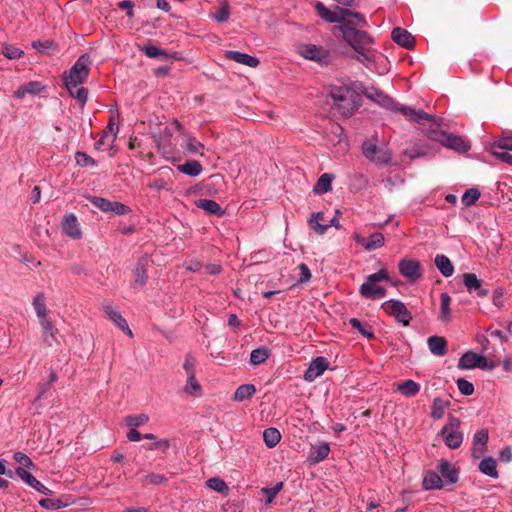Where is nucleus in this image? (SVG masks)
Wrapping results in <instances>:
<instances>
[{
    "instance_id": "4be33fe9",
    "label": "nucleus",
    "mask_w": 512,
    "mask_h": 512,
    "mask_svg": "<svg viewBox=\"0 0 512 512\" xmlns=\"http://www.w3.org/2000/svg\"><path fill=\"white\" fill-rule=\"evenodd\" d=\"M225 58L249 66L251 68H256L260 63L257 57L239 51H226Z\"/></svg>"
},
{
    "instance_id": "680f3d73",
    "label": "nucleus",
    "mask_w": 512,
    "mask_h": 512,
    "mask_svg": "<svg viewBox=\"0 0 512 512\" xmlns=\"http://www.w3.org/2000/svg\"><path fill=\"white\" fill-rule=\"evenodd\" d=\"M457 387L459 391L465 396H470L474 393L473 384L464 378H460L457 380Z\"/></svg>"
},
{
    "instance_id": "774afa93",
    "label": "nucleus",
    "mask_w": 512,
    "mask_h": 512,
    "mask_svg": "<svg viewBox=\"0 0 512 512\" xmlns=\"http://www.w3.org/2000/svg\"><path fill=\"white\" fill-rule=\"evenodd\" d=\"M204 145L199 142L195 137H188L187 139V150L191 153H198L200 149H203Z\"/></svg>"
},
{
    "instance_id": "13d9d810",
    "label": "nucleus",
    "mask_w": 512,
    "mask_h": 512,
    "mask_svg": "<svg viewBox=\"0 0 512 512\" xmlns=\"http://www.w3.org/2000/svg\"><path fill=\"white\" fill-rule=\"evenodd\" d=\"M40 324L43 328V333L46 338L51 337L52 340L56 341L55 329L52 321L46 317L40 318Z\"/></svg>"
},
{
    "instance_id": "0e129e2a",
    "label": "nucleus",
    "mask_w": 512,
    "mask_h": 512,
    "mask_svg": "<svg viewBox=\"0 0 512 512\" xmlns=\"http://www.w3.org/2000/svg\"><path fill=\"white\" fill-rule=\"evenodd\" d=\"M111 210L116 215H126L131 212V208L121 202L112 201Z\"/></svg>"
},
{
    "instance_id": "393cba45",
    "label": "nucleus",
    "mask_w": 512,
    "mask_h": 512,
    "mask_svg": "<svg viewBox=\"0 0 512 512\" xmlns=\"http://www.w3.org/2000/svg\"><path fill=\"white\" fill-rule=\"evenodd\" d=\"M330 452V446L327 442H319L315 446H312L309 453V460L311 463H319L326 459Z\"/></svg>"
},
{
    "instance_id": "f3484780",
    "label": "nucleus",
    "mask_w": 512,
    "mask_h": 512,
    "mask_svg": "<svg viewBox=\"0 0 512 512\" xmlns=\"http://www.w3.org/2000/svg\"><path fill=\"white\" fill-rule=\"evenodd\" d=\"M61 227L63 233L72 239H80L82 237V231L79 228L77 217L73 213L64 215L61 221Z\"/></svg>"
},
{
    "instance_id": "de8ad7c7",
    "label": "nucleus",
    "mask_w": 512,
    "mask_h": 512,
    "mask_svg": "<svg viewBox=\"0 0 512 512\" xmlns=\"http://www.w3.org/2000/svg\"><path fill=\"white\" fill-rule=\"evenodd\" d=\"M481 193L478 188L466 190L462 196V203L465 207H470L480 198Z\"/></svg>"
},
{
    "instance_id": "473e14b6",
    "label": "nucleus",
    "mask_w": 512,
    "mask_h": 512,
    "mask_svg": "<svg viewBox=\"0 0 512 512\" xmlns=\"http://www.w3.org/2000/svg\"><path fill=\"white\" fill-rule=\"evenodd\" d=\"M450 405L449 400H443L440 397H436L433 399L431 406L430 416L434 420H439L443 418L445 409Z\"/></svg>"
},
{
    "instance_id": "20e7f679",
    "label": "nucleus",
    "mask_w": 512,
    "mask_h": 512,
    "mask_svg": "<svg viewBox=\"0 0 512 512\" xmlns=\"http://www.w3.org/2000/svg\"><path fill=\"white\" fill-rule=\"evenodd\" d=\"M314 9L317 15L327 23H341L342 25L348 20V17L359 18L362 24L365 23V17L359 13L347 9L344 7H340L335 5L333 10L327 8L322 2L317 1L314 5Z\"/></svg>"
},
{
    "instance_id": "9d476101",
    "label": "nucleus",
    "mask_w": 512,
    "mask_h": 512,
    "mask_svg": "<svg viewBox=\"0 0 512 512\" xmlns=\"http://www.w3.org/2000/svg\"><path fill=\"white\" fill-rule=\"evenodd\" d=\"M382 308L388 315L393 316L396 321L403 326H408L412 320L411 312L407 309L405 304L399 300H388L382 304Z\"/></svg>"
},
{
    "instance_id": "2eb2a0df",
    "label": "nucleus",
    "mask_w": 512,
    "mask_h": 512,
    "mask_svg": "<svg viewBox=\"0 0 512 512\" xmlns=\"http://www.w3.org/2000/svg\"><path fill=\"white\" fill-rule=\"evenodd\" d=\"M151 260L148 256H142L138 259L133 270L134 283L138 287H144L148 281V268L150 267Z\"/></svg>"
},
{
    "instance_id": "6e6d98bb",
    "label": "nucleus",
    "mask_w": 512,
    "mask_h": 512,
    "mask_svg": "<svg viewBox=\"0 0 512 512\" xmlns=\"http://www.w3.org/2000/svg\"><path fill=\"white\" fill-rule=\"evenodd\" d=\"M75 160H76V164L81 167H86L88 165H90V166L97 165V161L95 159H93L87 153L82 152V151H77L75 153Z\"/></svg>"
},
{
    "instance_id": "e433bc0d",
    "label": "nucleus",
    "mask_w": 512,
    "mask_h": 512,
    "mask_svg": "<svg viewBox=\"0 0 512 512\" xmlns=\"http://www.w3.org/2000/svg\"><path fill=\"white\" fill-rule=\"evenodd\" d=\"M178 170L189 176H197L202 171V165L197 160H189L178 165Z\"/></svg>"
},
{
    "instance_id": "0eeeda50",
    "label": "nucleus",
    "mask_w": 512,
    "mask_h": 512,
    "mask_svg": "<svg viewBox=\"0 0 512 512\" xmlns=\"http://www.w3.org/2000/svg\"><path fill=\"white\" fill-rule=\"evenodd\" d=\"M460 424L461 422L457 417L449 415L447 423L441 429L440 435L443 437L446 446L450 449L459 448L463 442Z\"/></svg>"
},
{
    "instance_id": "4c0bfd02",
    "label": "nucleus",
    "mask_w": 512,
    "mask_h": 512,
    "mask_svg": "<svg viewBox=\"0 0 512 512\" xmlns=\"http://www.w3.org/2000/svg\"><path fill=\"white\" fill-rule=\"evenodd\" d=\"M264 443L268 448H274L281 440V434L276 428H267L263 432Z\"/></svg>"
},
{
    "instance_id": "423d86ee",
    "label": "nucleus",
    "mask_w": 512,
    "mask_h": 512,
    "mask_svg": "<svg viewBox=\"0 0 512 512\" xmlns=\"http://www.w3.org/2000/svg\"><path fill=\"white\" fill-rule=\"evenodd\" d=\"M352 24L353 23L350 22L339 26L343 38L349 46L355 51H362L364 47L373 44V38L366 31L352 27Z\"/></svg>"
},
{
    "instance_id": "49530a36",
    "label": "nucleus",
    "mask_w": 512,
    "mask_h": 512,
    "mask_svg": "<svg viewBox=\"0 0 512 512\" xmlns=\"http://www.w3.org/2000/svg\"><path fill=\"white\" fill-rule=\"evenodd\" d=\"M2 54L7 59L13 60V59L22 58L24 56V51L14 45L3 43L2 44Z\"/></svg>"
},
{
    "instance_id": "aec40b11",
    "label": "nucleus",
    "mask_w": 512,
    "mask_h": 512,
    "mask_svg": "<svg viewBox=\"0 0 512 512\" xmlns=\"http://www.w3.org/2000/svg\"><path fill=\"white\" fill-rule=\"evenodd\" d=\"M435 154L433 147L429 144L415 143L411 148L404 150L403 155L410 160L421 157L432 156Z\"/></svg>"
},
{
    "instance_id": "f03ea898",
    "label": "nucleus",
    "mask_w": 512,
    "mask_h": 512,
    "mask_svg": "<svg viewBox=\"0 0 512 512\" xmlns=\"http://www.w3.org/2000/svg\"><path fill=\"white\" fill-rule=\"evenodd\" d=\"M421 126L422 133L428 139L436 141L449 149L459 153H466L471 148L469 141L463 137L440 130L441 121H438L435 116L434 120H424V125Z\"/></svg>"
},
{
    "instance_id": "9b49d317",
    "label": "nucleus",
    "mask_w": 512,
    "mask_h": 512,
    "mask_svg": "<svg viewBox=\"0 0 512 512\" xmlns=\"http://www.w3.org/2000/svg\"><path fill=\"white\" fill-rule=\"evenodd\" d=\"M398 270L410 283H415L422 278V269L419 260L402 259L398 263Z\"/></svg>"
},
{
    "instance_id": "37998d69",
    "label": "nucleus",
    "mask_w": 512,
    "mask_h": 512,
    "mask_svg": "<svg viewBox=\"0 0 512 512\" xmlns=\"http://www.w3.org/2000/svg\"><path fill=\"white\" fill-rule=\"evenodd\" d=\"M206 485L218 492V493H221L223 495H227L229 493V487L228 485L226 484V482L219 478V477H212V478H209L207 481H206Z\"/></svg>"
},
{
    "instance_id": "a18cd8bd",
    "label": "nucleus",
    "mask_w": 512,
    "mask_h": 512,
    "mask_svg": "<svg viewBox=\"0 0 512 512\" xmlns=\"http://www.w3.org/2000/svg\"><path fill=\"white\" fill-rule=\"evenodd\" d=\"M33 307L39 319L47 316L45 295L43 292H39L36 294V296L33 299Z\"/></svg>"
},
{
    "instance_id": "72a5a7b5",
    "label": "nucleus",
    "mask_w": 512,
    "mask_h": 512,
    "mask_svg": "<svg viewBox=\"0 0 512 512\" xmlns=\"http://www.w3.org/2000/svg\"><path fill=\"white\" fill-rule=\"evenodd\" d=\"M256 393V387L253 384H242L240 385L233 396V399L238 402H242L247 399H251Z\"/></svg>"
},
{
    "instance_id": "c85d7f7f",
    "label": "nucleus",
    "mask_w": 512,
    "mask_h": 512,
    "mask_svg": "<svg viewBox=\"0 0 512 512\" xmlns=\"http://www.w3.org/2000/svg\"><path fill=\"white\" fill-rule=\"evenodd\" d=\"M197 207L203 209L205 212L211 215L221 217L225 211L222 209L219 203L212 199H200L197 202Z\"/></svg>"
},
{
    "instance_id": "c9c22d12",
    "label": "nucleus",
    "mask_w": 512,
    "mask_h": 512,
    "mask_svg": "<svg viewBox=\"0 0 512 512\" xmlns=\"http://www.w3.org/2000/svg\"><path fill=\"white\" fill-rule=\"evenodd\" d=\"M397 390L405 397H413L420 391V385L408 379L398 384Z\"/></svg>"
},
{
    "instance_id": "8fccbe9b",
    "label": "nucleus",
    "mask_w": 512,
    "mask_h": 512,
    "mask_svg": "<svg viewBox=\"0 0 512 512\" xmlns=\"http://www.w3.org/2000/svg\"><path fill=\"white\" fill-rule=\"evenodd\" d=\"M70 96L75 98L81 107H84L88 99V90L83 87L76 86V88L67 89Z\"/></svg>"
},
{
    "instance_id": "a19ab883",
    "label": "nucleus",
    "mask_w": 512,
    "mask_h": 512,
    "mask_svg": "<svg viewBox=\"0 0 512 512\" xmlns=\"http://www.w3.org/2000/svg\"><path fill=\"white\" fill-rule=\"evenodd\" d=\"M349 324L356 330L359 331L361 335L366 337L367 339L371 340L375 338V334L372 330V327L370 325L362 324L361 321L357 318H351L349 320Z\"/></svg>"
},
{
    "instance_id": "bb28decb",
    "label": "nucleus",
    "mask_w": 512,
    "mask_h": 512,
    "mask_svg": "<svg viewBox=\"0 0 512 512\" xmlns=\"http://www.w3.org/2000/svg\"><path fill=\"white\" fill-rule=\"evenodd\" d=\"M429 350L437 356H444L447 353V341L441 336H430L427 341Z\"/></svg>"
},
{
    "instance_id": "a211bd4d",
    "label": "nucleus",
    "mask_w": 512,
    "mask_h": 512,
    "mask_svg": "<svg viewBox=\"0 0 512 512\" xmlns=\"http://www.w3.org/2000/svg\"><path fill=\"white\" fill-rule=\"evenodd\" d=\"M16 474L29 486L34 488L41 494L51 495L52 491L43 485L40 481H38L30 472L25 470L23 467L16 468Z\"/></svg>"
},
{
    "instance_id": "4468645a",
    "label": "nucleus",
    "mask_w": 512,
    "mask_h": 512,
    "mask_svg": "<svg viewBox=\"0 0 512 512\" xmlns=\"http://www.w3.org/2000/svg\"><path fill=\"white\" fill-rule=\"evenodd\" d=\"M329 368L328 360L323 356L313 359L304 373V380L313 382L317 377L321 376Z\"/></svg>"
},
{
    "instance_id": "338daca9",
    "label": "nucleus",
    "mask_w": 512,
    "mask_h": 512,
    "mask_svg": "<svg viewBox=\"0 0 512 512\" xmlns=\"http://www.w3.org/2000/svg\"><path fill=\"white\" fill-rule=\"evenodd\" d=\"M298 269L300 270V277L297 280L298 283H306L310 281L312 275L308 268V266L305 263H300L298 265Z\"/></svg>"
},
{
    "instance_id": "09e8293b",
    "label": "nucleus",
    "mask_w": 512,
    "mask_h": 512,
    "mask_svg": "<svg viewBox=\"0 0 512 512\" xmlns=\"http://www.w3.org/2000/svg\"><path fill=\"white\" fill-rule=\"evenodd\" d=\"M144 53L149 58H158L161 60H166L169 57L168 53L165 50H162L152 44L145 46Z\"/></svg>"
},
{
    "instance_id": "4d7b16f0",
    "label": "nucleus",
    "mask_w": 512,
    "mask_h": 512,
    "mask_svg": "<svg viewBox=\"0 0 512 512\" xmlns=\"http://www.w3.org/2000/svg\"><path fill=\"white\" fill-rule=\"evenodd\" d=\"M39 505L45 509L57 510L65 507L67 504L63 503L60 499L44 498L39 501Z\"/></svg>"
},
{
    "instance_id": "cd10ccee",
    "label": "nucleus",
    "mask_w": 512,
    "mask_h": 512,
    "mask_svg": "<svg viewBox=\"0 0 512 512\" xmlns=\"http://www.w3.org/2000/svg\"><path fill=\"white\" fill-rule=\"evenodd\" d=\"M422 485L425 490L441 489L443 487V479L436 471L428 470L424 475Z\"/></svg>"
},
{
    "instance_id": "f257e3e1",
    "label": "nucleus",
    "mask_w": 512,
    "mask_h": 512,
    "mask_svg": "<svg viewBox=\"0 0 512 512\" xmlns=\"http://www.w3.org/2000/svg\"><path fill=\"white\" fill-rule=\"evenodd\" d=\"M359 89L361 94H364L368 99L376 102L386 109L402 114L408 120L419 125H424V120H434V115L428 114L421 109L416 110L410 106L400 105L378 88H367L361 84Z\"/></svg>"
},
{
    "instance_id": "58836bf2",
    "label": "nucleus",
    "mask_w": 512,
    "mask_h": 512,
    "mask_svg": "<svg viewBox=\"0 0 512 512\" xmlns=\"http://www.w3.org/2000/svg\"><path fill=\"white\" fill-rule=\"evenodd\" d=\"M440 301H441V312H440L439 319L443 322H449L451 319V310H450L451 297L446 292L441 293Z\"/></svg>"
},
{
    "instance_id": "39448f33",
    "label": "nucleus",
    "mask_w": 512,
    "mask_h": 512,
    "mask_svg": "<svg viewBox=\"0 0 512 512\" xmlns=\"http://www.w3.org/2000/svg\"><path fill=\"white\" fill-rule=\"evenodd\" d=\"M91 59L88 54H82L74 65L63 74L64 84L67 89L76 88L88 79Z\"/></svg>"
},
{
    "instance_id": "3c124183",
    "label": "nucleus",
    "mask_w": 512,
    "mask_h": 512,
    "mask_svg": "<svg viewBox=\"0 0 512 512\" xmlns=\"http://www.w3.org/2000/svg\"><path fill=\"white\" fill-rule=\"evenodd\" d=\"M283 485V482H278L273 487H263L261 489V492L266 495V504H271L274 501L276 495L282 490Z\"/></svg>"
},
{
    "instance_id": "69168bd1",
    "label": "nucleus",
    "mask_w": 512,
    "mask_h": 512,
    "mask_svg": "<svg viewBox=\"0 0 512 512\" xmlns=\"http://www.w3.org/2000/svg\"><path fill=\"white\" fill-rule=\"evenodd\" d=\"M383 280H388V272L386 269H381L377 273L369 275L366 283L375 284Z\"/></svg>"
},
{
    "instance_id": "412c9836",
    "label": "nucleus",
    "mask_w": 512,
    "mask_h": 512,
    "mask_svg": "<svg viewBox=\"0 0 512 512\" xmlns=\"http://www.w3.org/2000/svg\"><path fill=\"white\" fill-rule=\"evenodd\" d=\"M438 470L441 474L443 482L455 484L459 479V470L453 467L447 460L442 459L439 462Z\"/></svg>"
},
{
    "instance_id": "ddd939ff",
    "label": "nucleus",
    "mask_w": 512,
    "mask_h": 512,
    "mask_svg": "<svg viewBox=\"0 0 512 512\" xmlns=\"http://www.w3.org/2000/svg\"><path fill=\"white\" fill-rule=\"evenodd\" d=\"M458 367L460 369H486L492 368L493 365H488V361L483 355L468 351L459 359Z\"/></svg>"
},
{
    "instance_id": "a878e982",
    "label": "nucleus",
    "mask_w": 512,
    "mask_h": 512,
    "mask_svg": "<svg viewBox=\"0 0 512 512\" xmlns=\"http://www.w3.org/2000/svg\"><path fill=\"white\" fill-rule=\"evenodd\" d=\"M360 294L367 299L382 298L386 295V289L371 283H363L360 287Z\"/></svg>"
},
{
    "instance_id": "ea45409f",
    "label": "nucleus",
    "mask_w": 512,
    "mask_h": 512,
    "mask_svg": "<svg viewBox=\"0 0 512 512\" xmlns=\"http://www.w3.org/2000/svg\"><path fill=\"white\" fill-rule=\"evenodd\" d=\"M492 147L506 150L505 152L512 151V132L503 131L502 135L493 142Z\"/></svg>"
},
{
    "instance_id": "6e6552de",
    "label": "nucleus",
    "mask_w": 512,
    "mask_h": 512,
    "mask_svg": "<svg viewBox=\"0 0 512 512\" xmlns=\"http://www.w3.org/2000/svg\"><path fill=\"white\" fill-rule=\"evenodd\" d=\"M299 54L305 59L314 61L322 66H327L330 63V50L311 43L302 44L299 46Z\"/></svg>"
},
{
    "instance_id": "f704fd0d",
    "label": "nucleus",
    "mask_w": 512,
    "mask_h": 512,
    "mask_svg": "<svg viewBox=\"0 0 512 512\" xmlns=\"http://www.w3.org/2000/svg\"><path fill=\"white\" fill-rule=\"evenodd\" d=\"M479 470L492 478H498L497 463L493 457L484 458L479 463Z\"/></svg>"
},
{
    "instance_id": "052dcab7",
    "label": "nucleus",
    "mask_w": 512,
    "mask_h": 512,
    "mask_svg": "<svg viewBox=\"0 0 512 512\" xmlns=\"http://www.w3.org/2000/svg\"><path fill=\"white\" fill-rule=\"evenodd\" d=\"M32 47L34 49H36L37 51L41 52V53H45L47 52L48 49H55L56 48V44L54 41L52 40H45V41H42V40H35L32 42Z\"/></svg>"
},
{
    "instance_id": "f8f14e48",
    "label": "nucleus",
    "mask_w": 512,
    "mask_h": 512,
    "mask_svg": "<svg viewBox=\"0 0 512 512\" xmlns=\"http://www.w3.org/2000/svg\"><path fill=\"white\" fill-rule=\"evenodd\" d=\"M362 152L368 160L377 164H390L392 159L388 150L379 149L376 144L368 141L363 143Z\"/></svg>"
},
{
    "instance_id": "b1692460",
    "label": "nucleus",
    "mask_w": 512,
    "mask_h": 512,
    "mask_svg": "<svg viewBox=\"0 0 512 512\" xmlns=\"http://www.w3.org/2000/svg\"><path fill=\"white\" fill-rule=\"evenodd\" d=\"M104 312L106 315L112 320L122 331L126 332L130 337H132V331L128 326L127 321L125 318L111 305H105L104 306Z\"/></svg>"
},
{
    "instance_id": "2f4dec72",
    "label": "nucleus",
    "mask_w": 512,
    "mask_h": 512,
    "mask_svg": "<svg viewBox=\"0 0 512 512\" xmlns=\"http://www.w3.org/2000/svg\"><path fill=\"white\" fill-rule=\"evenodd\" d=\"M324 220L323 212L312 213L308 219L309 227L319 235H323L327 232L329 225L321 224L320 221Z\"/></svg>"
},
{
    "instance_id": "dca6fc26",
    "label": "nucleus",
    "mask_w": 512,
    "mask_h": 512,
    "mask_svg": "<svg viewBox=\"0 0 512 512\" xmlns=\"http://www.w3.org/2000/svg\"><path fill=\"white\" fill-rule=\"evenodd\" d=\"M463 283L469 293H474L478 297H485L488 295V289L483 287V281L474 273H464Z\"/></svg>"
},
{
    "instance_id": "c756f323",
    "label": "nucleus",
    "mask_w": 512,
    "mask_h": 512,
    "mask_svg": "<svg viewBox=\"0 0 512 512\" xmlns=\"http://www.w3.org/2000/svg\"><path fill=\"white\" fill-rule=\"evenodd\" d=\"M333 179H334L333 174H329V173L322 174L318 178L316 184L314 185L313 192L318 195L327 193L328 191H330L332 189Z\"/></svg>"
},
{
    "instance_id": "603ef678",
    "label": "nucleus",
    "mask_w": 512,
    "mask_h": 512,
    "mask_svg": "<svg viewBox=\"0 0 512 512\" xmlns=\"http://www.w3.org/2000/svg\"><path fill=\"white\" fill-rule=\"evenodd\" d=\"M87 199L93 204L95 207L100 209L103 212H110L112 201L98 196H88Z\"/></svg>"
},
{
    "instance_id": "c03bdc74",
    "label": "nucleus",
    "mask_w": 512,
    "mask_h": 512,
    "mask_svg": "<svg viewBox=\"0 0 512 512\" xmlns=\"http://www.w3.org/2000/svg\"><path fill=\"white\" fill-rule=\"evenodd\" d=\"M384 240V236L381 232L372 233L366 240L367 243L364 244V249L367 251L378 249L384 245Z\"/></svg>"
},
{
    "instance_id": "7c9ffc66",
    "label": "nucleus",
    "mask_w": 512,
    "mask_h": 512,
    "mask_svg": "<svg viewBox=\"0 0 512 512\" xmlns=\"http://www.w3.org/2000/svg\"><path fill=\"white\" fill-rule=\"evenodd\" d=\"M434 263L444 277H450L454 273V266L445 255H436Z\"/></svg>"
},
{
    "instance_id": "864d4df0",
    "label": "nucleus",
    "mask_w": 512,
    "mask_h": 512,
    "mask_svg": "<svg viewBox=\"0 0 512 512\" xmlns=\"http://www.w3.org/2000/svg\"><path fill=\"white\" fill-rule=\"evenodd\" d=\"M149 421V417L146 414L127 415L125 422L130 427H140Z\"/></svg>"
},
{
    "instance_id": "5701e85b",
    "label": "nucleus",
    "mask_w": 512,
    "mask_h": 512,
    "mask_svg": "<svg viewBox=\"0 0 512 512\" xmlns=\"http://www.w3.org/2000/svg\"><path fill=\"white\" fill-rule=\"evenodd\" d=\"M44 86L39 81H30L18 87V89L14 92L13 96L16 99H23L27 94L37 95L42 90H44Z\"/></svg>"
},
{
    "instance_id": "1a4fd4ad",
    "label": "nucleus",
    "mask_w": 512,
    "mask_h": 512,
    "mask_svg": "<svg viewBox=\"0 0 512 512\" xmlns=\"http://www.w3.org/2000/svg\"><path fill=\"white\" fill-rule=\"evenodd\" d=\"M195 366H196V361H195L194 357L191 354H187L184 364H183V369L185 370L186 375H187V382H186L183 390L186 394H188L190 396L197 397V396L201 395L202 387L196 379Z\"/></svg>"
},
{
    "instance_id": "5fc2aeb1",
    "label": "nucleus",
    "mask_w": 512,
    "mask_h": 512,
    "mask_svg": "<svg viewBox=\"0 0 512 512\" xmlns=\"http://www.w3.org/2000/svg\"><path fill=\"white\" fill-rule=\"evenodd\" d=\"M144 484L150 485H165L168 483V478L165 475L158 473H149L142 480Z\"/></svg>"
},
{
    "instance_id": "bf43d9fd",
    "label": "nucleus",
    "mask_w": 512,
    "mask_h": 512,
    "mask_svg": "<svg viewBox=\"0 0 512 512\" xmlns=\"http://www.w3.org/2000/svg\"><path fill=\"white\" fill-rule=\"evenodd\" d=\"M489 440V433L486 429L478 430L473 437V445L474 450L477 449V445H482L483 447H486V444Z\"/></svg>"
},
{
    "instance_id": "e2e57ef3",
    "label": "nucleus",
    "mask_w": 512,
    "mask_h": 512,
    "mask_svg": "<svg viewBox=\"0 0 512 512\" xmlns=\"http://www.w3.org/2000/svg\"><path fill=\"white\" fill-rule=\"evenodd\" d=\"M14 459L25 468H34V463L31 458L23 452H16L14 454Z\"/></svg>"
},
{
    "instance_id": "79ce46f5",
    "label": "nucleus",
    "mask_w": 512,
    "mask_h": 512,
    "mask_svg": "<svg viewBox=\"0 0 512 512\" xmlns=\"http://www.w3.org/2000/svg\"><path fill=\"white\" fill-rule=\"evenodd\" d=\"M269 350L266 347H260L252 350L250 354V363L254 366L264 363L269 358Z\"/></svg>"
},
{
    "instance_id": "7ed1b4c3",
    "label": "nucleus",
    "mask_w": 512,
    "mask_h": 512,
    "mask_svg": "<svg viewBox=\"0 0 512 512\" xmlns=\"http://www.w3.org/2000/svg\"><path fill=\"white\" fill-rule=\"evenodd\" d=\"M335 108L344 118L351 117L362 105V95L353 86H333L330 90Z\"/></svg>"
},
{
    "instance_id": "6ab92c4d",
    "label": "nucleus",
    "mask_w": 512,
    "mask_h": 512,
    "mask_svg": "<svg viewBox=\"0 0 512 512\" xmlns=\"http://www.w3.org/2000/svg\"><path fill=\"white\" fill-rule=\"evenodd\" d=\"M392 40L406 49H412L415 46V38L412 34L401 27H395L391 32Z\"/></svg>"
}]
</instances>
